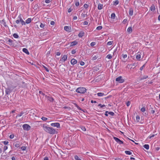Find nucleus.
<instances>
[{
	"label": "nucleus",
	"mask_w": 160,
	"mask_h": 160,
	"mask_svg": "<svg viewBox=\"0 0 160 160\" xmlns=\"http://www.w3.org/2000/svg\"><path fill=\"white\" fill-rule=\"evenodd\" d=\"M130 102L129 101H128L126 103V105L128 107L130 105Z\"/></svg>",
	"instance_id": "nucleus-48"
},
{
	"label": "nucleus",
	"mask_w": 160,
	"mask_h": 160,
	"mask_svg": "<svg viewBox=\"0 0 160 160\" xmlns=\"http://www.w3.org/2000/svg\"><path fill=\"white\" fill-rule=\"evenodd\" d=\"M136 120L138 122H139L140 120V117L138 115H137L136 117Z\"/></svg>",
	"instance_id": "nucleus-36"
},
{
	"label": "nucleus",
	"mask_w": 160,
	"mask_h": 160,
	"mask_svg": "<svg viewBox=\"0 0 160 160\" xmlns=\"http://www.w3.org/2000/svg\"><path fill=\"white\" fill-rule=\"evenodd\" d=\"M84 64H85L84 62L83 61H81L80 62V64L81 66H83L84 65Z\"/></svg>",
	"instance_id": "nucleus-52"
},
{
	"label": "nucleus",
	"mask_w": 160,
	"mask_h": 160,
	"mask_svg": "<svg viewBox=\"0 0 160 160\" xmlns=\"http://www.w3.org/2000/svg\"><path fill=\"white\" fill-rule=\"evenodd\" d=\"M125 152L127 155H131L132 154V152L129 151H125Z\"/></svg>",
	"instance_id": "nucleus-21"
},
{
	"label": "nucleus",
	"mask_w": 160,
	"mask_h": 160,
	"mask_svg": "<svg viewBox=\"0 0 160 160\" xmlns=\"http://www.w3.org/2000/svg\"><path fill=\"white\" fill-rule=\"evenodd\" d=\"M106 58L108 59H110L112 58V56L111 54H109L107 56Z\"/></svg>",
	"instance_id": "nucleus-25"
},
{
	"label": "nucleus",
	"mask_w": 160,
	"mask_h": 160,
	"mask_svg": "<svg viewBox=\"0 0 160 160\" xmlns=\"http://www.w3.org/2000/svg\"><path fill=\"white\" fill-rule=\"evenodd\" d=\"M102 28V26H99L96 29L98 30H101Z\"/></svg>",
	"instance_id": "nucleus-27"
},
{
	"label": "nucleus",
	"mask_w": 160,
	"mask_h": 160,
	"mask_svg": "<svg viewBox=\"0 0 160 160\" xmlns=\"http://www.w3.org/2000/svg\"><path fill=\"white\" fill-rule=\"evenodd\" d=\"M141 110L142 112H144L145 111V108L142 107L141 108Z\"/></svg>",
	"instance_id": "nucleus-40"
},
{
	"label": "nucleus",
	"mask_w": 160,
	"mask_h": 160,
	"mask_svg": "<svg viewBox=\"0 0 160 160\" xmlns=\"http://www.w3.org/2000/svg\"><path fill=\"white\" fill-rule=\"evenodd\" d=\"M97 58H98V57H97L96 55H95L93 57L92 59L93 60H95Z\"/></svg>",
	"instance_id": "nucleus-42"
},
{
	"label": "nucleus",
	"mask_w": 160,
	"mask_h": 160,
	"mask_svg": "<svg viewBox=\"0 0 160 160\" xmlns=\"http://www.w3.org/2000/svg\"><path fill=\"white\" fill-rule=\"evenodd\" d=\"M77 62V61L76 59L73 58L72 59L71 61V63L72 65H74Z\"/></svg>",
	"instance_id": "nucleus-10"
},
{
	"label": "nucleus",
	"mask_w": 160,
	"mask_h": 160,
	"mask_svg": "<svg viewBox=\"0 0 160 160\" xmlns=\"http://www.w3.org/2000/svg\"><path fill=\"white\" fill-rule=\"evenodd\" d=\"M122 57L123 58H125L127 57V54H122Z\"/></svg>",
	"instance_id": "nucleus-41"
},
{
	"label": "nucleus",
	"mask_w": 160,
	"mask_h": 160,
	"mask_svg": "<svg viewBox=\"0 0 160 160\" xmlns=\"http://www.w3.org/2000/svg\"><path fill=\"white\" fill-rule=\"evenodd\" d=\"M76 52V50H73L72 51V54H75Z\"/></svg>",
	"instance_id": "nucleus-58"
},
{
	"label": "nucleus",
	"mask_w": 160,
	"mask_h": 160,
	"mask_svg": "<svg viewBox=\"0 0 160 160\" xmlns=\"http://www.w3.org/2000/svg\"><path fill=\"white\" fill-rule=\"evenodd\" d=\"M14 137V135L13 134H11L10 135L9 137L11 139H12Z\"/></svg>",
	"instance_id": "nucleus-49"
},
{
	"label": "nucleus",
	"mask_w": 160,
	"mask_h": 160,
	"mask_svg": "<svg viewBox=\"0 0 160 160\" xmlns=\"http://www.w3.org/2000/svg\"><path fill=\"white\" fill-rule=\"evenodd\" d=\"M112 42L111 41H109L107 43V45H111L112 43Z\"/></svg>",
	"instance_id": "nucleus-44"
},
{
	"label": "nucleus",
	"mask_w": 160,
	"mask_h": 160,
	"mask_svg": "<svg viewBox=\"0 0 160 160\" xmlns=\"http://www.w3.org/2000/svg\"><path fill=\"white\" fill-rule=\"evenodd\" d=\"M7 149L8 147L7 146H5L3 148L4 151L6 150Z\"/></svg>",
	"instance_id": "nucleus-57"
},
{
	"label": "nucleus",
	"mask_w": 160,
	"mask_h": 160,
	"mask_svg": "<svg viewBox=\"0 0 160 160\" xmlns=\"http://www.w3.org/2000/svg\"><path fill=\"white\" fill-rule=\"evenodd\" d=\"M2 24L5 27H7V25H6V22H5L4 20H2Z\"/></svg>",
	"instance_id": "nucleus-32"
},
{
	"label": "nucleus",
	"mask_w": 160,
	"mask_h": 160,
	"mask_svg": "<svg viewBox=\"0 0 160 160\" xmlns=\"http://www.w3.org/2000/svg\"><path fill=\"white\" fill-rule=\"evenodd\" d=\"M20 20H17L16 21V23H17V24H18L20 22Z\"/></svg>",
	"instance_id": "nucleus-62"
},
{
	"label": "nucleus",
	"mask_w": 160,
	"mask_h": 160,
	"mask_svg": "<svg viewBox=\"0 0 160 160\" xmlns=\"http://www.w3.org/2000/svg\"><path fill=\"white\" fill-rule=\"evenodd\" d=\"M75 159L76 160H81V159H80L78 156L77 155H76L74 157Z\"/></svg>",
	"instance_id": "nucleus-31"
},
{
	"label": "nucleus",
	"mask_w": 160,
	"mask_h": 160,
	"mask_svg": "<svg viewBox=\"0 0 160 160\" xmlns=\"http://www.w3.org/2000/svg\"><path fill=\"white\" fill-rule=\"evenodd\" d=\"M8 42L9 43H11V44H12V42L13 41H12V39H9L8 40Z\"/></svg>",
	"instance_id": "nucleus-60"
},
{
	"label": "nucleus",
	"mask_w": 160,
	"mask_h": 160,
	"mask_svg": "<svg viewBox=\"0 0 160 160\" xmlns=\"http://www.w3.org/2000/svg\"><path fill=\"white\" fill-rule=\"evenodd\" d=\"M155 9V6L154 5L152 4L150 7V10L152 11H154Z\"/></svg>",
	"instance_id": "nucleus-15"
},
{
	"label": "nucleus",
	"mask_w": 160,
	"mask_h": 160,
	"mask_svg": "<svg viewBox=\"0 0 160 160\" xmlns=\"http://www.w3.org/2000/svg\"><path fill=\"white\" fill-rule=\"evenodd\" d=\"M98 106H100L101 108H103L105 106V105L104 104L102 105L101 104H99L98 105Z\"/></svg>",
	"instance_id": "nucleus-39"
},
{
	"label": "nucleus",
	"mask_w": 160,
	"mask_h": 160,
	"mask_svg": "<svg viewBox=\"0 0 160 160\" xmlns=\"http://www.w3.org/2000/svg\"><path fill=\"white\" fill-rule=\"evenodd\" d=\"M54 23H55L54 22V21H52L50 22V24L51 25H54Z\"/></svg>",
	"instance_id": "nucleus-63"
},
{
	"label": "nucleus",
	"mask_w": 160,
	"mask_h": 160,
	"mask_svg": "<svg viewBox=\"0 0 160 160\" xmlns=\"http://www.w3.org/2000/svg\"><path fill=\"white\" fill-rule=\"evenodd\" d=\"M127 31L129 33L132 32V28L131 27H129L127 29Z\"/></svg>",
	"instance_id": "nucleus-19"
},
{
	"label": "nucleus",
	"mask_w": 160,
	"mask_h": 160,
	"mask_svg": "<svg viewBox=\"0 0 160 160\" xmlns=\"http://www.w3.org/2000/svg\"><path fill=\"white\" fill-rule=\"evenodd\" d=\"M3 143L4 145H7L8 143V142L7 141H4L3 142Z\"/></svg>",
	"instance_id": "nucleus-46"
},
{
	"label": "nucleus",
	"mask_w": 160,
	"mask_h": 160,
	"mask_svg": "<svg viewBox=\"0 0 160 160\" xmlns=\"http://www.w3.org/2000/svg\"><path fill=\"white\" fill-rule=\"evenodd\" d=\"M42 128L45 132L50 134H54L56 132L55 129L52 128L48 127L46 124L43 125Z\"/></svg>",
	"instance_id": "nucleus-1"
},
{
	"label": "nucleus",
	"mask_w": 160,
	"mask_h": 160,
	"mask_svg": "<svg viewBox=\"0 0 160 160\" xmlns=\"http://www.w3.org/2000/svg\"><path fill=\"white\" fill-rule=\"evenodd\" d=\"M43 67L45 69V70L48 72H49V70L48 68L43 65Z\"/></svg>",
	"instance_id": "nucleus-33"
},
{
	"label": "nucleus",
	"mask_w": 160,
	"mask_h": 160,
	"mask_svg": "<svg viewBox=\"0 0 160 160\" xmlns=\"http://www.w3.org/2000/svg\"><path fill=\"white\" fill-rule=\"evenodd\" d=\"M22 128L24 130H29L31 128V127L27 124H24L22 126Z\"/></svg>",
	"instance_id": "nucleus-3"
},
{
	"label": "nucleus",
	"mask_w": 160,
	"mask_h": 160,
	"mask_svg": "<svg viewBox=\"0 0 160 160\" xmlns=\"http://www.w3.org/2000/svg\"><path fill=\"white\" fill-rule=\"evenodd\" d=\"M24 113V112H22L20 113L19 114H18L17 115V116H16V117H21L22 115Z\"/></svg>",
	"instance_id": "nucleus-30"
},
{
	"label": "nucleus",
	"mask_w": 160,
	"mask_h": 160,
	"mask_svg": "<svg viewBox=\"0 0 160 160\" xmlns=\"http://www.w3.org/2000/svg\"><path fill=\"white\" fill-rule=\"evenodd\" d=\"M154 136H155L154 134H152V135L149 136L148 137V138L149 139H151Z\"/></svg>",
	"instance_id": "nucleus-51"
},
{
	"label": "nucleus",
	"mask_w": 160,
	"mask_h": 160,
	"mask_svg": "<svg viewBox=\"0 0 160 160\" xmlns=\"http://www.w3.org/2000/svg\"><path fill=\"white\" fill-rule=\"evenodd\" d=\"M116 81L119 83H122L124 81V80L122 79V77L121 76L117 78Z\"/></svg>",
	"instance_id": "nucleus-4"
},
{
	"label": "nucleus",
	"mask_w": 160,
	"mask_h": 160,
	"mask_svg": "<svg viewBox=\"0 0 160 160\" xmlns=\"http://www.w3.org/2000/svg\"><path fill=\"white\" fill-rule=\"evenodd\" d=\"M119 3V1L118 0H116L114 2V4L115 5H118Z\"/></svg>",
	"instance_id": "nucleus-34"
},
{
	"label": "nucleus",
	"mask_w": 160,
	"mask_h": 160,
	"mask_svg": "<svg viewBox=\"0 0 160 160\" xmlns=\"http://www.w3.org/2000/svg\"><path fill=\"white\" fill-rule=\"evenodd\" d=\"M61 54V53L60 52H57L56 53V55L57 56H60Z\"/></svg>",
	"instance_id": "nucleus-61"
},
{
	"label": "nucleus",
	"mask_w": 160,
	"mask_h": 160,
	"mask_svg": "<svg viewBox=\"0 0 160 160\" xmlns=\"http://www.w3.org/2000/svg\"><path fill=\"white\" fill-rule=\"evenodd\" d=\"M31 21V18H28L26 20V23L27 24L29 23Z\"/></svg>",
	"instance_id": "nucleus-18"
},
{
	"label": "nucleus",
	"mask_w": 160,
	"mask_h": 160,
	"mask_svg": "<svg viewBox=\"0 0 160 160\" xmlns=\"http://www.w3.org/2000/svg\"><path fill=\"white\" fill-rule=\"evenodd\" d=\"M67 58V56L66 55H64L62 58V59H61L60 61H63L65 62L66 61Z\"/></svg>",
	"instance_id": "nucleus-7"
},
{
	"label": "nucleus",
	"mask_w": 160,
	"mask_h": 160,
	"mask_svg": "<svg viewBox=\"0 0 160 160\" xmlns=\"http://www.w3.org/2000/svg\"><path fill=\"white\" fill-rule=\"evenodd\" d=\"M47 98L48 100L51 102H52L54 100V99L52 98L49 97V96L47 97Z\"/></svg>",
	"instance_id": "nucleus-16"
},
{
	"label": "nucleus",
	"mask_w": 160,
	"mask_h": 160,
	"mask_svg": "<svg viewBox=\"0 0 160 160\" xmlns=\"http://www.w3.org/2000/svg\"><path fill=\"white\" fill-rule=\"evenodd\" d=\"M15 146L16 148H18L20 146V145L19 143H16L15 145Z\"/></svg>",
	"instance_id": "nucleus-47"
},
{
	"label": "nucleus",
	"mask_w": 160,
	"mask_h": 160,
	"mask_svg": "<svg viewBox=\"0 0 160 160\" xmlns=\"http://www.w3.org/2000/svg\"><path fill=\"white\" fill-rule=\"evenodd\" d=\"M22 51L27 54H29V52L28 50L26 48H24L22 49Z\"/></svg>",
	"instance_id": "nucleus-13"
},
{
	"label": "nucleus",
	"mask_w": 160,
	"mask_h": 160,
	"mask_svg": "<svg viewBox=\"0 0 160 160\" xmlns=\"http://www.w3.org/2000/svg\"><path fill=\"white\" fill-rule=\"evenodd\" d=\"M97 95L98 96H102L104 95V93L102 92H98L97 93Z\"/></svg>",
	"instance_id": "nucleus-23"
},
{
	"label": "nucleus",
	"mask_w": 160,
	"mask_h": 160,
	"mask_svg": "<svg viewBox=\"0 0 160 160\" xmlns=\"http://www.w3.org/2000/svg\"><path fill=\"white\" fill-rule=\"evenodd\" d=\"M108 114L111 115L112 116H114V113L113 112H108Z\"/></svg>",
	"instance_id": "nucleus-37"
},
{
	"label": "nucleus",
	"mask_w": 160,
	"mask_h": 160,
	"mask_svg": "<svg viewBox=\"0 0 160 160\" xmlns=\"http://www.w3.org/2000/svg\"><path fill=\"white\" fill-rule=\"evenodd\" d=\"M80 127L81 128V129L83 131H86V128H85V127L83 126H82Z\"/></svg>",
	"instance_id": "nucleus-28"
},
{
	"label": "nucleus",
	"mask_w": 160,
	"mask_h": 160,
	"mask_svg": "<svg viewBox=\"0 0 160 160\" xmlns=\"http://www.w3.org/2000/svg\"><path fill=\"white\" fill-rule=\"evenodd\" d=\"M39 94H42L43 96L45 95V94L42 91H39Z\"/></svg>",
	"instance_id": "nucleus-55"
},
{
	"label": "nucleus",
	"mask_w": 160,
	"mask_h": 160,
	"mask_svg": "<svg viewBox=\"0 0 160 160\" xmlns=\"http://www.w3.org/2000/svg\"><path fill=\"white\" fill-rule=\"evenodd\" d=\"M84 33L83 32H80L78 35V36L79 37L82 38L83 36H84Z\"/></svg>",
	"instance_id": "nucleus-17"
},
{
	"label": "nucleus",
	"mask_w": 160,
	"mask_h": 160,
	"mask_svg": "<svg viewBox=\"0 0 160 160\" xmlns=\"http://www.w3.org/2000/svg\"><path fill=\"white\" fill-rule=\"evenodd\" d=\"M64 29L65 30L69 32H71V28L67 26H66L64 27Z\"/></svg>",
	"instance_id": "nucleus-8"
},
{
	"label": "nucleus",
	"mask_w": 160,
	"mask_h": 160,
	"mask_svg": "<svg viewBox=\"0 0 160 160\" xmlns=\"http://www.w3.org/2000/svg\"><path fill=\"white\" fill-rule=\"evenodd\" d=\"M21 149H22V150L24 151L26 150V147L22 146L21 148Z\"/></svg>",
	"instance_id": "nucleus-43"
},
{
	"label": "nucleus",
	"mask_w": 160,
	"mask_h": 160,
	"mask_svg": "<svg viewBox=\"0 0 160 160\" xmlns=\"http://www.w3.org/2000/svg\"><path fill=\"white\" fill-rule=\"evenodd\" d=\"M51 1V0H45V2L47 3H49Z\"/></svg>",
	"instance_id": "nucleus-54"
},
{
	"label": "nucleus",
	"mask_w": 160,
	"mask_h": 160,
	"mask_svg": "<svg viewBox=\"0 0 160 160\" xmlns=\"http://www.w3.org/2000/svg\"><path fill=\"white\" fill-rule=\"evenodd\" d=\"M20 22L21 23V24L22 25H25V22H24V21L23 20V19H21V20H20Z\"/></svg>",
	"instance_id": "nucleus-22"
},
{
	"label": "nucleus",
	"mask_w": 160,
	"mask_h": 160,
	"mask_svg": "<svg viewBox=\"0 0 160 160\" xmlns=\"http://www.w3.org/2000/svg\"><path fill=\"white\" fill-rule=\"evenodd\" d=\"M127 22V19H124L122 21V23L123 24H125Z\"/></svg>",
	"instance_id": "nucleus-53"
},
{
	"label": "nucleus",
	"mask_w": 160,
	"mask_h": 160,
	"mask_svg": "<svg viewBox=\"0 0 160 160\" xmlns=\"http://www.w3.org/2000/svg\"><path fill=\"white\" fill-rule=\"evenodd\" d=\"M115 14L114 13H112L111 15V18L112 19L115 18Z\"/></svg>",
	"instance_id": "nucleus-26"
},
{
	"label": "nucleus",
	"mask_w": 160,
	"mask_h": 160,
	"mask_svg": "<svg viewBox=\"0 0 160 160\" xmlns=\"http://www.w3.org/2000/svg\"><path fill=\"white\" fill-rule=\"evenodd\" d=\"M96 44V42H92L91 43H90V45L92 46V47H93V46H94Z\"/></svg>",
	"instance_id": "nucleus-35"
},
{
	"label": "nucleus",
	"mask_w": 160,
	"mask_h": 160,
	"mask_svg": "<svg viewBox=\"0 0 160 160\" xmlns=\"http://www.w3.org/2000/svg\"><path fill=\"white\" fill-rule=\"evenodd\" d=\"M41 119L43 121H46L48 119L47 118L44 117H42Z\"/></svg>",
	"instance_id": "nucleus-45"
},
{
	"label": "nucleus",
	"mask_w": 160,
	"mask_h": 160,
	"mask_svg": "<svg viewBox=\"0 0 160 160\" xmlns=\"http://www.w3.org/2000/svg\"><path fill=\"white\" fill-rule=\"evenodd\" d=\"M44 160H48V157H45L44 158Z\"/></svg>",
	"instance_id": "nucleus-64"
},
{
	"label": "nucleus",
	"mask_w": 160,
	"mask_h": 160,
	"mask_svg": "<svg viewBox=\"0 0 160 160\" xmlns=\"http://www.w3.org/2000/svg\"><path fill=\"white\" fill-rule=\"evenodd\" d=\"M133 9L132 8H130L129 10V14L130 16H132L133 15Z\"/></svg>",
	"instance_id": "nucleus-12"
},
{
	"label": "nucleus",
	"mask_w": 160,
	"mask_h": 160,
	"mask_svg": "<svg viewBox=\"0 0 160 160\" xmlns=\"http://www.w3.org/2000/svg\"><path fill=\"white\" fill-rule=\"evenodd\" d=\"M141 58V55L140 54H138L136 56V58L137 59L139 60Z\"/></svg>",
	"instance_id": "nucleus-24"
},
{
	"label": "nucleus",
	"mask_w": 160,
	"mask_h": 160,
	"mask_svg": "<svg viewBox=\"0 0 160 160\" xmlns=\"http://www.w3.org/2000/svg\"><path fill=\"white\" fill-rule=\"evenodd\" d=\"M113 138L117 143L120 144H122L123 143L122 141L121 140L119 139L117 137H114Z\"/></svg>",
	"instance_id": "nucleus-5"
},
{
	"label": "nucleus",
	"mask_w": 160,
	"mask_h": 160,
	"mask_svg": "<svg viewBox=\"0 0 160 160\" xmlns=\"http://www.w3.org/2000/svg\"><path fill=\"white\" fill-rule=\"evenodd\" d=\"M86 91V89L84 87H80L76 90V92L78 93H83Z\"/></svg>",
	"instance_id": "nucleus-2"
},
{
	"label": "nucleus",
	"mask_w": 160,
	"mask_h": 160,
	"mask_svg": "<svg viewBox=\"0 0 160 160\" xmlns=\"http://www.w3.org/2000/svg\"><path fill=\"white\" fill-rule=\"evenodd\" d=\"M40 26L41 28H44V24H43L42 23H41Z\"/></svg>",
	"instance_id": "nucleus-56"
},
{
	"label": "nucleus",
	"mask_w": 160,
	"mask_h": 160,
	"mask_svg": "<svg viewBox=\"0 0 160 160\" xmlns=\"http://www.w3.org/2000/svg\"><path fill=\"white\" fill-rule=\"evenodd\" d=\"M143 147L147 150H148L149 149V145L148 144H145L144 145Z\"/></svg>",
	"instance_id": "nucleus-20"
},
{
	"label": "nucleus",
	"mask_w": 160,
	"mask_h": 160,
	"mask_svg": "<svg viewBox=\"0 0 160 160\" xmlns=\"http://www.w3.org/2000/svg\"><path fill=\"white\" fill-rule=\"evenodd\" d=\"M83 6L85 8H87L89 7V5L87 4H85Z\"/></svg>",
	"instance_id": "nucleus-38"
},
{
	"label": "nucleus",
	"mask_w": 160,
	"mask_h": 160,
	"mask_svg": "<svg viewBox=\"0 0 160 160\" xmlns=\"http://www.w3.org/2000/svg\"><path fill=\"white\" fill-rule=\"evenodd\" d=\"M84 25H87L88 24V22L87 21H85L84 22Z\"/></svg>",
	"instance_id": "nucleus-59"
},
{
	"label": "nucleus",
	"mask_w": 160,
	"mask_h": 160,
	"mask_svg": "<svg viewBox=\"0 0 160 160\" xmlns=\"http://www.w3.org/2000/svg\"><path fill=\"white\" fill-rule=\"evenodd\" d=\"M13 37L15 38H18V35L16 33H14L13 34Z\"/></svg>",
	"instance_id": "nucleus-29"
},
{
	"label": "nucleus",
	"mask_w": 160,
	"mask_h": 160,
	"mask_svg": "<svg viewBox=\"0 0 160 160\" xmlns=\"http://www.w3.org/2000/svg\"><path fill=\"white\" fill-rule=\"evenodd\" d=\"M51 125V126L52 127H55L58 128H60V124L58 122L52 123Z\"/></svg>",
	"instance_id": "nucleus-6"
},
{
	"label": "nucleus",
	"mask_w": 160,
	"mask_h": 160,
	"mask_svg": "<svg viewBox=\"0 0 160 160\" xmlns=\"http://www.w3.org/2000/svg\"><path fill=\"white\" fill-rule=\"evenodd\" d=\"M5 92L7 95L10 94L12 92V90L10 88H6L5 90Z\"/></svg>",
	"instance_id": "nucleus-9"
},
{
	"label": "nucleus",
	"mask_w": 160,
	"mask_h": 160,
	"mask_svg": "<svg viewBox=\"0 0 160 160\" xmlns=\"http://www.w3.org/2000/svg\"><path fill=\"white\" fill-rule=\"evenodd\" d=\"M78 44V42L76 41H74L71 42L70 46H73Z\"/></svg>",
	"instance_id": "nucleus-11"
},
{
	"label": "nucleus",
	"mask_w": 160,
	"mask_h": 160,
	"mask_svg": "<svg viewBox=\"0 0 160 160\" xmlns=\"http://www.w3.org/2000/svg\"><path fill=\"white\" fill-rule=\"evenodd\" d=\"M79 5V3L78 2H75V5L76 6L78 7V6Z\"/></svg>",
	"instance_id": "nucleus-50"
},
{
	"label": "nucleus",
	"mask_w": 160,
	"mask_h": 160,
	"mask_svg": "<svg viewBox=\"0 0 160 160\" xmlns=\"http://www.w3.org/2000/svg\"><path fill=\"white\" fill-rule=\"evenodd\" d=\"M103 4L99 3L98 5V10H100L102 9L103 7Z\"/></svg>",
	"instance_id": "nucleus-14"
}]
</instances>
